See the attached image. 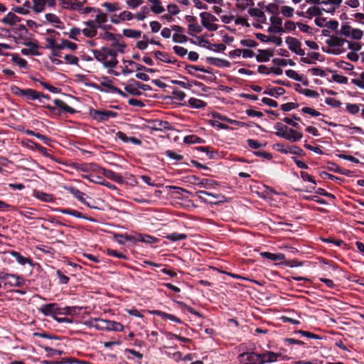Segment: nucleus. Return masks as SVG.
<instances>
[{"instance_id":"nucleus-57","label":"nucleus","mask_w":364,"mask_h":364,"mask_svg":"<svg viewBox=\"0 0 364 364\" xmlns=\"http://www.w3.org/2000/svg\"><path fill=\"white\" fill-rule=\"evenodd\" d=\"M64 58H65L66 63H68V64H70V65H77L78 64V62H79L78 58L76 57L75 55H72V54L66 55L64 57Z\"/></svg>"},{"instance_id":"nucleus-63","label":"nucleus","mask_w":364,"mask_h":364,"mask_svg":"<svg viewBox=\"0 0 364 364\" xmlns=\"http://www.w3.org/2000/svg\"><path fill=\"white\" fill-rule=\"evenodd\" d=\"M332 79L335 82L341 84H346L348 82V78L346 76L339 74L333 75Z\"/></svg>"},{"instance_id":"nucleus-27","label":"nucleus","mask_w":364,"mask_h":364,"mask_svg":"<svg viewBox=\"0 0 364 364\" xmlns=\"http://www.w3.org/2000/svg\"><path fill=\"white\" fill-rule=\"evenodd\" d=\"M102 173L107 178H108L109 179H112V180L117 182V183H122V178L120 176L116 174L114 172H113V171H112L110 170L102 168Z\"/></svg>"},{"instance_id":"nucleus-42","label":"nucleus","mask_w":364,"mask_h":364,"mask_svg":"<svg viewBox=\"0 0 364 364\" xmlns=\"http://www.w3.org/2000/svg\"><path fill=\"white\" fill-rule=\"evenodd\" d=\"M45 18L48 22H49L52 24L58 25V24L61 23L60 18L54 14H50V13L46 14L45 15Z\"/></svg>"},{"instance_id":"nucleus-13","label":"nucleus","mask_w":364,"mask_h":364,"mask_svg":"<svg viewBox=\"0 0 364 364\" xmlns=\"http://www.w3.org/2000/svg\"><path fill=\"white\" fill-rule=\"evenodd\" d=\"M41 311L46 316L60 314V309L57 304H48L41 308Z\"/></svg>"},{"instance_id":"nucleus-32","label":"nucleus","mask_w":364,"mask_h":364,"mask_svg":"<svg viewBox=\"0 0 364 364\" xmlns=\"http://www.w3.org/2000/svg\"><path fill=\"white\" fill-rule=\"evenodd\" d=\"M153 314L158 315L162 318H168L170 321H172L173 322L178 323H181V320L178 317L175 316L173 314H167L165 312H162L161 311H153Z\"/></svg>"},{"instance_id":"nucleus-4","label":"nucleus","mask_w":364,"mask_h":364,"mask_svg":"<svg viewBox=\"0 0 364 364\" xmlns=\"http://www.w3.org/2000/svg\"><path fill=\"white\" fill-rule=\"evenodd\" d=\"M0 279L4 282L5 286L9 287H21L24 284L23 278L11 274L0 272Z\"/></svg>"},{"instance_id":"nucleus-34","label":"nucleus","mask_w":364,"mask_h":364,"mask_svg":"<svg viewBox=\"0 0 364 364\" xmlns=\"http://www.w3.org/2000/svg\"><path fill=\"white\" fill-rule=\"evenodd\" d=\"M208 62L212 65H218V66H225L228 67L230 65V63L228 61L220 58H208L207 59Z\"/></svg>"},{"instance_id":"nucleus-41","label":"nucleus","mask_w":364,"mask_h":364,"mask_svg":"<svg viewBox=\"0 0 364 364\" xmlns=\"http://www.w3.org/2000/svg\"><path fill=\"white\" fill-rule=\"evenodd\" d=\"M166 237L171 241L176 242V241L185 240L187 237V235L186 234H183V233L178 234V233L174 232V233H171V234L166 235Z\"/></svg>"},{"instance_id":"nucleus-19","label":"nucleus","mask_w":364,"mask_h":364,"mask_svg":"<svg viewBox=\"0 0 364 364\" xmlns=\"http://www.w3.org/2000/svg\"><path fill=\"white\" fill-rule=\"evenodd\" d=\"M3 23L6 25L14 26L17 22L20 21V18L17 16L14 13L9 12L2 19Z\"/></svg>"},{"instance_id":"nucleus-37","label":"nucleus","mask_w":364,"mask_h":364,"mask_svg":"<svg viewBox=\"0 0 364 364\" xmlns=\"http://www.w3.org/2000/svg\"><path fill=\"white\" fill-rule=\"evenodd\" d=\"M190 106L193 108L200 109L205 106V103L199 99L191 97L188 100Z\"/></svg>"},{"instance_id":"nucleus-9","label":"nucleus","mask_w":364,"mask_h":364,"mask_svg":"<svg viewBox=\"0 0 364 364\" xmlns=\"http://www.w3.org/2000/svg\"><path fill=\"white\" fill-rule=\"evenodd\" d=\"M91 115L95 119L102 122L107 120L109 117H114L117 114L112 111L92 110Z\"/></svg>"},{"instance_id":"nucleus-44","label":"nucleus","mask_w":364,"mask_h":364,"mask_svg":"<svg viewBox=\"0 0 364 364\" xmlns=\"http://www.w3.org/2000/svg\"><path fill=\"white\" fill-rule=\"evenodd\" d=\"M102 6L109 12H114L120 9L117 3L105 2Z\"/></svg>"},{"instance_id":"nucleus-56","label":"nucleus","mask_w":364,"mask_h":364,"mask_svg":"<svg viewBox=\"0 0 364 364\" xmlns=\"http://www.w3.org/2000/svg\"><path fill=\"white\" fill-rule=\"evenodd\" d=\"M196 184L202 188H208L216 184V182L215 181H211L208 179H202L199 181V182L197 183Z\"/></svg>"},{"instance_id":"nucleus-60","label":"nucleus","mask_w":364,"mask_h":364,"mask_svg":"<svg viewBox=\"0 0 364 364\" xmlns=\"http://www.w3.org/2000/svg\"><path fill=\"white\" fill-rule=\"evenodd\" d=\"M346 47L351 50V52H355L360 50L361 45L359 43L356 42H350L347 41Z\"/></svg>"},{"instance_id":"nucleus-58","label":"nucleus","mask_w":364,"mask_h":364,"mask_svg":"<svg viewBox=\"0 0 364 364\" xmlns=\"http://www.w3.org/2000/svg\"><path fill=\"white\" fill-rule=\"evenodd\" d=\"M149 45V39L146 36H143V40L136 43V48L139 50H145Z\"/></svg>"},{"instance_id":"nucleus-11","label":"nucleus","mask_w":364,"mask_h":364,"mask_svg":"<svg viewBox=\"0 0 364 364\" xmlns=\"http://www.w3.org/2000/svg\"><path fill=\"white\" fill-rule=\"evenodd\" d=\"M26 46L25 48L21 49V52L23 55H38L39 53L38 52V46L32 41L24 43Z\"/></svg>"},{"instance_id":"nucleus-48","label":"nucleus","mask_w":364,"mask_h":364,"mask_svg":"<svg viewBox=\"0 0 364 364\" xmlns=\"http://www.w3.org/2000/svg\"><path fill=\"white\" fill-rule=\"evenodd\" d=\"M12 60L14 63L18 65L20 68H26L27 65L26 60L18 55H14L12 56Z\"/></svg>"},{"instance_id":"nucleus-8","label":"nucleus","mask_w":364,"mask_h":364,"mask_svg":"<svg viewBox=\"0 0 364 364\" xmlns=\"http://www.w3.org/2000/svg\"><path fill=\"white\" fill-rule=\"evenodd\" d=\"M347 43V40L339 37L332 36L328 41V45L337 52H342L345 50V47Z\"/></svg>"},{"instance_id":"nucleus-59","label":"nucleus","mask_w":364,"mask_h":364,"mask_svg":"<svg viewBox=\"0 0 364 364\" xmlns=\"http://www.w3.org/2000/svg\"><path fill=\"white\" fill-rule=\"evenodd\" d=\"M309 70L314 76H319L321 77L326 76L325 70L320 68H313L309 69Z\"/></svg>"},{"instance_id":"nucleus-33","label":"nucleus","mask_w":364,"mask_h":364,"mask_svg":"<svg viewBox=\"0 0 364 364\" xmlns=\"http://www.w3.org/2000/svg\"><path fill=\"white\" fill-rule=\"evenodd\" d=\"M123 35L127 38H137L141 36V32L138 30L126 28L123 30Z\"/></svg>"},{"instance_id":"nucleus-3","label":"nucleus","mask_w":364,"mask_h":364,"mask_svg":"<svg viewBox=\"0 0 364 364\" xmlns=\"http://www.w3.org/2000/svg\"><path fill=\"white\" fill-rule=\"evenodd\" d=\"M339 33L346 38L360 40L363 36V32L359 28H355L348 24H342Z\"/></svg>"},{"instance_id":"nucleus-52","label":"nucleus","mask_w":364,"mask_h":364,"mask_svg":"<svg viewBox=\"0 0 364 364\" xmlns=\"http://www.w3.org/2000/svg\"><path fill=\"white\" fill-rule=\"evenodd\" d=\"M112 46H114L115 48H117V52L124 53V48H125V45L120 42V41L114 37V40H112Z\"/></svg>"},{"instance_id":"nucleus-6","label":"nucleus","mask_w":364,"mask_h":364,"mask_svg":"<svg viewBox=\"0 0 364 364\" xmlns=\"http://www.w3.org/2000/svg\"><path fill=\"white\" fill-rule=\"evenodd\" d=\"M239 358L244 364H261L260 354L255 353H242Z\"/></svg>"},{"instance_id":"nucleus-62","label":"nucleus","mask_w":364,"mask_h":364,"mask_svg":"<svg viewBox=\"0 0 364 364\" xmlns=\"http://www.w3.org/2000/svg\"><path fill=\"white\" fill-rule=\"evenodd\" d=\"M187 40V37L181 33H175L173 36V41L176 43H183L186 42Z\"/></svg>"},{"instance_id":"nucleus-49","label":"nucleus","mask_w":364,"mask_h":364,"mask_svg":"<svg viewBox=\"0 0 364 364\" xmlns=\"http://www.w3.org/2000/svg\"><path fill=\"white\" fill-rule=\"evenodd\" d=\"M82 33L83 35L87 38H94L97 36V31H96L94 28H92L91 27L87 26V28H85L82 30Z\"/></svg>"},{"instance_id":"nucleus-1","label":"nucleus","mask_w":364,"mask_h":364,"mask_svg":"<svg viewBox=\"0 0 364 364\" xmlns=\"http://www.w3.org/2000/svg\"><path fill=\"white\" fill-rule=\"evenodd\" d=\"M93 55L97 61L102 63L107 68H113L118 63V60H117V50L103 47L100 50H94Z\"/></svg>"},{"instance_id":"nucleus-55","label":"nucleus","mask_w":364,"mask_h":364,"mask_svg":"<svg viewBox=\"0 0 364 364\" xmlns=\"http://www.w3.org/2000/svg\"><path fill=\"white\" fill-rule=\"evenodd\" d=\"M138 239L141 242L147 243H154L157 240L156 238L148 235H139Z\"/></svg>"},{"instance_id":"nucleus-29","label":"nucleus","mask_w":364,"mask_h":364,"mask_svg":"<svg viewBox=\"0 0 364 364\" xmlns=\"http://www.w3.org/2000/svg\"><path fill=\"white\" fill-rule=\"evenodd\" d=\"M9 253L11 255L15 257L17 262L21 265H25L26 264H31V259L29 258L21 255L17 252L11 251Z\"/></svg>"},{"instance_id":"nucleus-20","label":"nucleus","mask_w":364,"mask_h":364,"mask_svg":"<svg viewBox=\"0 0 364 364\" xmlns=\"http://www.w3.org/2000/svg\"><path fill=\"white\" fill-rule=\"evenodd\" d=\"M286 43L288 45L289 50L294 53L301 47V43L295 38L287 37L286 38Z\"/></svg>"},{"instance_id":"nucleus-7","label":"nucleus","mask_w":364,"mask_h":364,"mask_svg":"<svg viewBox=\"0 0 364 364\" xmlns=\"http://www.w3.org/2000/svg\"><path fill=\"white\" fill-rule=\"evenodd\" d=\"M23 97L27 100H38L40 102H43V100H48L49 96L43 95L32 89H25Z\"/></svg>"},{"instance_id":"nucleus-25","label":"nucleus","mask_w":364,"mask_h":364,"mask_svg":"<svg viewBox=\"0 0 364 364\" xmlns=\"http://www.w3.org/2000/svg\"><path fill=\"white\" fill-rule=\"evenodd\" d=\"M148 1L152 4L151 10L154 14H159L165 11L164 8L161 5L160 0H148Z\"/></svg>"},{"instance_id":"nucleus-16","label":"nucleus","mask_w":364,"mask_h":364,"mask_svg":"<svg viewBox=\"0 0 364 364\" xmlns=\"http://www.w3.org/2000/svg\"><path fill=\"white\" fill-rule=\"evenodd\" d=\"M24 144H26L28 147H29L31 149H36V150H38L41 154L43 155L49 157L50 155L48 154L47 149L40 144L30 140L27 139L23 142Z\"/></svg>"},{"instance_id":"nucleus-23","label":"nucleus","mask_w":364,"mask_h":364,"mask_svg":"<svg viewBox=\"0 0 364 364\" xmlns=\"http://www.w3.org/2000/svg\"><path fill=\"white\" fill-rule=\"evenodd\" d=\"M53 102L58 107L60 108L66 112L73 114L75 112L73 108L68 105V104L62 100L55 99L54 100Z\"/></svg>"},{"instance_id":"nucleus-51","label":"nucleus","mask_w":364,"mask_h":364,"mask_svg":"<svg viewBox=\"0 0 364 364\" xmlns=\"http://www.w3.org/2000/svg\"><path fill=\"white\" fill-rule=\"evenodd\" d=\"M287 77L294 79L296 81H302L303 75H299L296 71L293 70H288L286 71Z\"/></svg>"},{"instance_id":"nucleus-46","label":"nucleus","mask_w":364,"mask_h":364,"mask_svg":"<svg viewBox=\"0 0 364 364\" xmlns=\"http://www.w3.org/2000/svg\"><path fill=\"white\" fill-rule=\"evenodd\" d=\"M186 144H199L202 142V139L196 135L186 136L183 139Z\"/></svg>"},{"instance_id":"nucleus-22","label":"nucleus","mask_w":364,"mask_h":364,"mask_svg":"<svg viewBox=\"0 0 364 364\" xmlns=\"http://www.w3.org/2000/svg\"><path fill=\"white\" fill-rule=\"evenodd\" d=\"M323 9H321L320 7L314 5L312 6H310L306 10V14L308 15V18L311 19L313 17H317L322 15V12Z\"/></svg>"},{"instance_id":"nucleus-39","label":"nucleus","mask_w":364,"mask_h":364,"mask_svg":"<svg viewBox=\"0 0 364 364\" xmlns=\"http://www.w3.org/2000/svg\"><path fill=\"white\" fill-rule=\"evenodd\" d=\"M149 10L147 6H143L141 8L139 12L136 13L134 17L138 21H144L148 15Z\"/></svg>"},{"instance_id":"nucleus-36","label":"nucleus","mask_w":364,"mask_h":364,"mask_svg":"<svg viewBox=\"0 0 364 364\" xmlns=\"http://www.w3.org/2000/svg\"><path fill=\"white\" fill-rule=\"evenodd\" d=\"M154 55H155V57L156 59H159L163 62H165V63L176 62V60H172L168 54L162 53L161 51L157 50L155 52Z\"/></svg>"},{"instance_id":"nucleus-61","label":"nucleus","mask_w":364,"mask_h":364,"mask_svg":"<svg viewBox=\"0 0 364 364\" xmlns=\"http://www.w3.org/2000/svg\"><path fill=\"white\" fill-rule=\"evenodd\" d=\"M71 193L79 200H80L81 202H82L83 203L85 204H87L86 202L85 201V194L81 191H80L79 190L77 189H74V188H72L71 189Z\"/></svg>"},{"instance_id":"nucleus-50","label":"nucleus","mask_w":364,"mask_h":364,"mask_svg":"<svg viewBox=\"0 0 364 364\" xmlns=\"http://www.w3.org/2000/svg\"><path fill=\"white\" fill-rule=\"evenodd\" d=\"M82 177L95 183L105 184V181L98 176L83 175Z\"/></svg>"},{"instance_id":"nucleus-45","label":"nucleus","mask_w":364,"mask_h":364,"mask_svg":"<svg viewBox=\"0 0 364 364\" xmlns=\"http://www.w3.org/2000/svg\"><path fill=\"white\" fill-rule=\"evenodd\" d=\"M302 136L303 134L301 132L291 129H289V137H290L291 139H288V140L291 141H296L300 140L302 138Z\"/></svg>"},{"instance_id":"nucleus-53","label":"nucleus","mask_w":364,"mask_h":364,"mask_svg":"<svg viewBox=\"0 0 364 364\" xmlns=\"http://www.w3.org/2000/svg\"><path fill=\"white\" fill-rule=\"evenodd\" d=\"M119 18L122 21H131L134 18V15L129 11H123L119 14Z\"/></svg>"},{"instance_id":"nucleus-24","label":"nucleus","mask_w":364,"mask_h":364,"mask_svg":"<svg viewBox=\"0 0 364 364\" xmlns=\"http://www.w3.org/2000/svg\"><path fill=\"white\" fill-rule=\"evenodd\" d=\"M77 48V44L75 43H73L68 40L63 39L61 40L60 43H59V46H57L58 50H62L64 48H68L70 50H75Z\"/></svg>"},{"instance_id":"nucleus-18","label":"nucleus","mask_w":364,"mask_h":364,"mask_svg":"<svg viewBox=\"0 0 364 364\" xmlns=\"http://www.w3.org/2000/svg\"><path fill=\"white\" fill-rule=\"evenodd\" d=\"M248 14L252 17H256L259 18V21L262 23H265L266 21V16L264 13L258 8H251L248 9Z\"/></svg>"},{"instance_id":"nucleus-38","label":"nucleus","mask_w":364,"mask_h":364,"mask_svg":"<svg viewBox=\"0 0 364 364\" xmlns=\"http://www.w3.org/2000/svg\"><path fill=\"white\" fill-rule=\"evenodd\" d=\"M196 195L200 200H206V199L204 198L205 196H211V198L214 199H220L221 198V196L219 194H213L205 191H198L196 192Z\"/></svg>"},{"instance_id":"nucleus-5","label":"nucleus","mask_w":364,"mask_h":364,"mask_svg":"<svg viewBox=\"0 0 364 364\" xmlns=\"http://www.w3.org/2000/svg\"><path fill=\"white\" fill-rule=\"evenodd\" d=\"M31 9L36 14L43 12L46 9V6L54 8L56 5L55 0H31Z\"/></svg>"},{"instance_id":"nucleus-31","label":"nucleus","mask_w":364,"mask_h":364,"mask_svg":"<svg viewBox=\"0 0 364 364\" xmlns=\"http://www.w3.org/2000/svg\"><path fill=\"white\" fill-rule=\"evenodd\" d=\"M279 151L284 154L290 153L296 155H302L304 153L303 150L296 146H292L286 149H279Z\"/></svg>"},{"instance_id":"nucleus-2","label":"nucleus","mask_w":364,"mask_h":364,"mask_svg":"<svg viewBox=\"0 0 364 364\" xmlns=\"http://www.w3.org/2000/svg\"><path fill=\"white\" fill-rule=\"evenodd\" d=\"M202 26L209 31H215L218 26L215 23L218 18L209 12H202L200 14Z\"/></svg>"},{"instance_id":"nucleus-43","label":"nucleus","mask_w":364,"mask_h":364,"mask_svg":"<svg viewBox=\"0 0 364 364\" xmlns=\"http://www.w3.org/2000/svg\"><path fill=\"white\" fill-rule=\"evenodd\" d=\"M280 13L285 17L291 18L294 15V9L289 6H283L280 9Z\"/></svg>"},{"instance_id":"nucleus-47","label":"nucleus","mask_w":364,"mask_h":364,"mask_svg":"<svg viewBox=\"0 0 364 364\" xmlns=\"http://www.w3.org/2000/svg\"><path fill=\"white\" fill-rule=\"evenodd\" d=\"M296 91L309 97L316 98L319 96V94L316 91L310 89H301V90L297 89Z\"/></svg>"},{"instance_id":"nucleus-54","label":"nucleus","mask_w":364,"mask_h":364,"mask_svg":"<svg viewBox=\"0 0 364 364\" xmlns=\"http://www.w3.org/2000/svg\"><path fill=\"white\" fill-rule=\"evenodd\" d=\"M84 24L88 27H91L94 28L96 31H97L98 28H104L103 24L100 23H97L96 21L90 19L84 23Z\"/></svg>"},{"instance_id":"nucleus-40","label":"nucleus","mask_w":364,"mask_h":364,"mask_svg":"<svg viewBox=\"0 0 364 364\" xmlns=\"http://www.w3.org/2000/svg\"><path fill=\"white\" fill-rule=\"evenodd\" d=\"M254 5L253 0H241L239 3H237L236 7L241 11L245 10L249 6Z\"/></svg>"},{"instance_id":"nucleus-21","label":"nucleus","mask_w":364,"mask_h":364,"mask_svg":"<svg viewBox=\"0 0 364 364\" xmlns=\"http://www.w3.org/2000/svg\"><path fill=\"white\" fill-rule=\"evenodd\" d=\"M285 93V90L282 87H268L264 92V95L278 97Z\"/></svg>"},{"instance_id":"nucleus-35","label":"nucleus","mask_w":364,"mask_h":364,"mask_svg":"<svg viewBox=\"0 0 364 364\" xmlns=\"http://www.w3.org/2000/svg\"><path fill=\"white\" fill-rule=\"evenodd\" d=\"M107 330L121 332L124 330V326L120 323L114 321H109Z\"/></svg>"},{"instance_id":"nucleus-26","label":"nucleus","mask_w":364,"mask_h":364,"mask_svg":"<svg viewBox=\"0 0 364 364\" xmlns=\"http://www.w3.org/2000/svg\"><path fill=\"white\" fill-rule=\"evenodd\" d=\"M133 83L129 84L125 86L124 90L127 92L132 95L139 96L141 95V92L138 90V87L136 85L135 80H132Z\"/></svg>"},{"instance_id":"nucleus-12","label":"nucleus","mask_w":364,"mask_h":364,"mask_svg":"<svg viewBox=\"0 0 364 364\" xmlns=\"http://www.w3.org/2000/svg\"><path fill=\"white\" fill-rule=\"evenodd\" d=\"M342 2L343 0H322V5L326 6L323 9L326 12L333 13L341 6Z\"/></svg>"},{"instance_id":"nucleus-64","label":"nucleus","mask_w":364,"mask_h":364,"mask_svg":"<svg viewBox=\"0 0 364 364\" xmlns=\"http://www.w3.org/2000/svg\"><path fill=\"white\" fill-rule=\"evenodd\" d=\"M173 50L180 57H183L188 53L187 49L178 46H173Z\"/></svg>"},{"instance_id":"nucleus-10","label":"nucleus","mask_w":364,"mask_h":364,"mask_svg":"<svg viewBox=\"0 0 364 364\" xmlns=\"http://www.w3.org/2000/svg\"><path fill=\"white\" fill-rule=\"evenodd\" d=\"M109 320L100 318H91L86 322V324L98 330H107Z\"/></svg>"},{"instance_id":"nucleus-28","label":"nucleus","mask_w":364,"mask_h":364,"mask_svg":"<svg viewBox=\"0 0 364 364\" xmlns=\"http://www.w3.org/2000/svg\"><path fill=\"white\" fill-rule=\"evenodd\" d=\"M33 196L43 202H52L53 200L52 195L42 191H35Z\"/></svg>"},{"instance_id":"nucleus-30","label":"nucleus","mask_w":364,"mask_h":364,"mask_svg":"<svg viewBox=\"0 0 364 364\" xmlns=\"http://www.w3.org/2000/svg\"><path fill=\"white\" fill-rule=\"evenodd\" d=\"M95 13V15L94 16V19H92L93 21H96L97 23H100L103 25L107 21V15L106 14L102 12L98 9Z\"/></svg>"},{"instance_id":"nucleus-15","label":"nucleus","mask_w":364,"mask_h":364,"mask_svg":"<svg viewBox=\"0 0 364 364\" xmlns=\"http://www.w3.org/2000/svg\"><path fill=\"white\" fill-rule=\"evenodd\" d=\"M263 258L269 259L272 261H279L280 264L284 262V255L282 253L274 254L269 252H263L260 253Z\"/></svg>"},{"instance_id":"nucleus-17","label":"nucleus","mask_w":364,"mask_h":364,"mask_svg":"<svg viewBox=\"0 0 364 364\" xmlns=\"http://www.w3.org/2000/svg\"><path fill=\"white\" fill-rule=\"evenodd\" d=\"M272 56L273 52L270 50H258L256 60L257 62H267Z\"/></svg>"},{"instance_id":"nucleus-14","label":"nucleus","mask_w":364,"mask_h":364,"mask_svg":"<svg viewBox=\"0 0 364 364\" xmlns=\"http://www.w3.org/2000/svg\"><path fill=\"white\" fill-rule=\"evenodd\" d=\"M261 364L267 363H273L277 360V358L281 356L280 353H275L271 351L265 353L260 354Z\"/></svg>"}]
</instances>
